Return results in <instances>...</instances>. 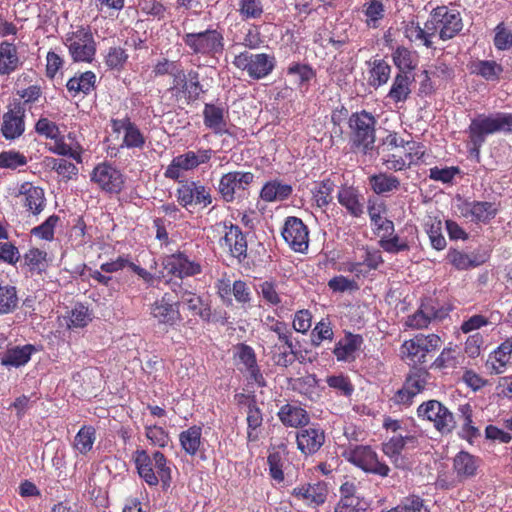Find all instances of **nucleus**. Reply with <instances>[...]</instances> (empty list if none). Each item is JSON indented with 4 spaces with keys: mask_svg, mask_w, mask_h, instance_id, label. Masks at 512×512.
Listing matches in <instances>:
<instances>
[{
    "mask_svg": "<svg viewBox=\"0 0 512 512\" xmlns=\"http://www.w3.org/2000/svg\"><path fill=\"white\" fill-rule=\"evenodd\" d=\"M133 457L139 476L149 486L158 485L160 480L164 486H169L172 479L171 468L162 452L155 451L149 455L146 450H137Z\"/></svg>",
    "mask_w": 512,
    "mask_h": 512,
    "instance_id": "nucleus-1",
    "label": "nucleus"
},
{
    "mask_svg": "<svg viewBox=\"0 0 512 512\" xmlns=\"http://www.w3.org/2000/svg\"><path fill=\"white\" fill-rule=\"evenodd\" d=\"M512 127V114L498 112L494 114H479L471 120L468 134L473 150L479 154L480 148L488 135L509 131Z\"/></svg>",
    "mask_w": 512,
    "mask_h": 512,
    "instance_id": "nucleus-2",
    "label": "nucleus"
},
{
    "mask_svg": "<svg viewBox=\"0 0 512 512\" xmlns=\"http://www.w3.org/2000/svg\"><path fill=\"white\" fill-rule=\"evenodd\" d=\"M182 40L191 53L196 55L215 57L224 50V37L217 29L185 33Z\"/></svg>",
    "mask_w": 512,
    "mask_h": 512,
    "instance_id": "nucleus-3",
    "label": "nucleus"
},
{
    "mask_svg": "<svg viewBox=\"0 0 512 512\" xmlns=\"http://www.w3.org/2000/svg\"><path fill=\"white\" fill-rule=\"evenodd\" d=\"M375 117L363 110L351 115L349 125L352 130L353 143L367 153L375 142Z\"/></svg>",
    "mask_w": 512,
    "mask_h": 512,
    "instance_id": "nucleus-4",
    "label": "nucleus"
},
{
    "mask_svg": "<svg viewBox=\"0 0 512 512\" xmlns=\"http://www.w3.org/2000/svg\"><path fill=\"white\" fill-rule=\"evenodd\" d=\"M343 455L350 463L367 473L386 477L390 472L389 466L379 461L377 453L370 446L357 445L346 450Z\"/></svg>",
    "mask_w": 512,
    "mask_h": 512,
    "instance_id": "nucleus-5",
    "label": "nucleus"
},
{
    "mask_svg": "<svg viewBox=\"0 0 512 512\" xmlns=\"http://www.w3.org/2000/svg\"><path fill=\"white\" fill-rule=\"evenodd\" d=\"M233 64L255 79L259 80L269 75L275 66V58L265 53L253 54L248 51L235 56Z\"/></svg>",
    "mask_w": 512,
    "mask_h": 512,
    "instance_id": "nucleus-6",
    "label": "nucleus"
},
{
    "mask_svg": "<svg viewBox=\"0 0 512 512\" xmlns=\"http://www.w3.org/2000/svg\"><path fill=\"white\" fill-rule=\"evenodd\" d=\"M214 232L223 234L220 245L228 249L231 256L242 261L247 256V240L239 226L232 222H218L212 226Z\"/></svg>",
    "mask_w": 512,
    "mask_h": 512,
    "instance_id": "nucleus-7",
    "label": "nucleus"
},
{
    "mask_svg": "<svg viewBox=\"0 0 512 512\" xmlns=\"http://www.w3.org/2000/svg\"><path fill=\"white\" fill-rule=\"evenodd\" d=\"M418 417L433 423L434 428L442 434L450 433L455 427V419L441 402L429 400L417 409Z\"/></svg>",
    "mask_w": 512,
    "mask_h": 512,
    "instance_id": "nucleus-8",
    "label": "nucleus"
},
{
    "mask_svg": "<svg viewBox=\"0 0 512 512\" xmlns=\"http://www.w3.org/2000/svg\"><path fill=\"white\" fill-rule=\"evenodd\" d=\"M65 44L75 62H91L96 52L95 41L88 28L81 27L73 32Z\"/></svg>",
    "mask_w": 512,
    "mask_h": 512,
    "instance_id": "nucleus-9",
    "label": "nucleus"
},
{
    "mask_svg": "<svg viewBox=\"0 0 512 512\" xmlns=\"http://www.w3.org/2000/svg\"><path fill=\"white\" fill-rule=\"evenodd\" d=\"M91 181L106 193L118 194L124 188L125 177L119 169L104 162L94 167Z\"/></svg>",
    "mask_w": 512,
    "mask_h": 512,
    "instance_id": "nucleus-10",
    "label": "nucleus"
},
{
    "mask_svg": "<svg viewBox=\"0 0 512 512\" xmlns=\"http://www.w3.org/2000/svg\"><path fill=\"white\" fill-rule=\"evenodd\" d=\"M176 198L184 208L197 205L207 207L212 203L210 189L199 181H181L176 190Z\"/></svg>",
    "mask_w": 512,
    "mask_h": 512,
    "instance_id": "nucleus-11",
    "label": "nucleus"
},
{
    "mask_svg": "<svg viewBox=\"0 0 512 512\" xmlns=\"http://www.w3.org/2000/svg\"><path fill=\"white\" fill-rule=\"evenodd\" d=\"M429 376L427 370L413 368L407 375L403 387L394 395V402L403 405L411 404L413 398L425 389Z\"/></svg>",
    "mask_w": 512,
    "mask_h": 512,
    "instance_id": "nucleus-12",
    "label": "nucleus"
},
{
    "mask_svg": "<svg viewBox=\"0 0 512 512\" xmlns=\"http://www.w3.org/2000/svg\"><path fill=\"white\" fill-rule=\"evenodd\" d=\"M254 181V174L246 171H232L223 174L218 192L225 202H233L237 191H244Z\"/></svg>",
    "mask_w": 512,
    "mask_h": 512,
    "instance_id": "nucleus-13",
    "label": "nucleus"
},
{
    "mask_svg": "<svg viewBox=\"0 0 512 512\" xmlns=\"http://www.w3.org/2000/svg\"><path fill=\"white\" fill-rule=\"evenodd\" d=\"M1 134L9 141L20 138L25 132V108L21 103L10 105L1 118Z\"/></svg>",
    "mask_w": 512,
    "mask_h": 512,
    "instance_id": "nucleus-14",
    "label": "nucleus"
},
{
    "mask_svg": "<svg viewBox=\"0 0 512 512\" xmlns=\"http://www.w3.org/2000/svg\"><path fill=\"white\" fill-rule=\"evenodd\" d=\"M282 236L286 243L295 251L307 250L309 245V232L307 226L297 217H288L282 229Z\"/></svg>",
    "mask_w": 512,
    "mask_h": 512,
    "instance_id": "nucleus-15",
    "label": "nucleus"
},
{
    "mask_svg": "<svg viewBox=\"0 0 512 512\" xmlns=\"http://www.w3.org/2000/svg\"><path fill=\"white\" fill-rule=\"evenodd\" d=\"M434 20L439 27V38L443 41L455 37L463 27L460 13L450 10L446 6H438L434 8Z\"/></svg>",
    "mask_w": 512,
    "mask_h": 512,
    "instance_id": "nucleus-16",
    "label": "nucleus"
},
{
    "mask_svg": "<svg viewBox=\"0 0 512 512\" xmlns=\"http://www.w3.org/2000/svg\"><path fill=\"white\" fill-rule=\"evenodd\" d=\"M291 495L297 501L302 502L308 507H318L322 505L328 495L327 484L323 481H317L315 483L301 484L291 491Z\"/></svg>",
    "mask_w": 512,
    "mask_h": 512,
    "instance_id": "nucleus-17",
    "label": "nucleus"
},
{
    "mask_svg": "<svg viewBox=\"0 0 512 512\" xmlns=\"http://www.w3.org/2000/svg\"><path fill=\"white\" fill-rule=\"evenodd\" d=\"M163 266L168 273L179 278L195 276L202 271L200 263L182 252L166 256L163 260Z\"/></svg>",
    "mask_w": 512,
    "mask_h": 512,
    "instance_id": "nucleus-18",
    "label": "nucleus"
},
{
    "mask_svg": "<svg viewBox=\"0 0 512 512\" xmlns=\"http://www.w3.org/2000/svg\"><path fill=\"white\" fill-rule=\"evenodd\" d=\"M112 130L116 133L123 132V141L121 147L142 149L145 145V137L140 129L131 122L129 118L113 119L111 121Z\"/></svg>",
    "mask_w": 512,
    "mask_h": 512,
    "instance_id": "nucleus-19",
    "label": "nucleus"
},
{
    "mask_svg": "<svg viewBox=\"0 0 512 512\" xmlns=\"http://www.w3.org/2000/svg\"><path fill=\"white\" fill-rule=\"evenodd\" d=\"M16 196H22L23 206L33 214L39 215L46 206L44 190L32 185L30 182H24L18 187Z\"/></svg>",
    "mask_w": 512,
    "mask_h": 512,
    "instance_id": "nucleus-20",
    "label": "nucleus"
},
{
    "mask_svg": "<svg viewBox=\"0 0 512 512\" xmlns=\"http://www.w3.org/2000/svg\"><path fill=\"white\" fill-rule=\"evenodd\" d=\"M298 449L305 455L316 453L325 442L324 430L319 427L301 429L296 434Z\"/></svg>",
    "mask_w": 512,
    "mask_h": 512,
    "instance_id": "nucleus-21",
    "label": "nucleus"
},
{
    "mask_svg": "<svg viewBox=\"0 0 512 512\" xmlns=\"http://www.w3.org/2000/svg\"><path fill=\"white\" fill-rule=\"evenodd\" d=\"M512 360V338H507L493 352L486 361V367L492 374L504 373Z\"/></svg>",
    "mask_w": 512,
    "mask_h": 512,
    "instance_id": "nucleus-22",
    "label": "nucleus"
},
{
    "mask_svg": "<svg viewBox=\"0 0 512 512\" xmlns=\"http://www.w3.org/2000/svg\"><path fill=\"white\" fill-rule=\"evenodd\" d=\"M151 314L158 323L170 326L175 325L181 318L178 304L171 302L167 295L152 305Z\"/></svg>",
    "mask_w": 512,
    "mask_h": 512,
    "instance_id": "nucleus-23",
    "label": "nucleus"
},
{
    "mask_svg": "<svg viewBox=\"0 0 512 512\" xmlns=\"http://www.w3.org/2000/svg\"><path fill=\"white\" fill-rule=\"evenodd\" d=\"M461 213L464 217L470 218L473 222L487 223L497 213L496 205L488 201H473L463 205Z\"/></svg>",
    "mask_w": 512,
    "mask_h": 512,
    "instance_id": "nucleus-24",
    "label": "nucleus"
},
{
    "mask_svg": "<svg viewBox=\"0 0 512 512\" xmlns=\"http://www.w3.org/2000/svg\"><path fill=\"white\" fill-rule=\"evenodd\" d=\"M240 364L243 365L242 371L248 374V377L254 381L258 386H265V379L257 365L256 355L254 350L245 344L238 347L237 352Z\"/></svg>",
    "mask_w": 512,
    "mask_h": 512,
    "instance_id": "nucleus-25",
    "label": "nucleus"
},
{
    "mask_svg": "<svg viewBox=\"0 0 512 512\" xmlns=\"http://www.w3.org/2000/svg\"><path fill=\"white\" fill-rule=\"evenodd\" d=\"M22 65L16 45L9 41L0 42V76H9Z\"/></svg>",
    "mask_w": 512,
    "mask_h": 512,
    "instance_id": "nucleus-26",
    "label": "nucleus"
},
{
    "mask_svg": "<svg viewBox=\"0 0 512 512\" xmlns=\"http://www.w3.org/2000/svg\"><path fill=\"white\" fill-rule=\"evenodd\" d=\"M479 465L480 459L466 451H460L453 459V470L460 481L474 477Z\"/></svg>",
    "mask_w": 512,
    "mask_h": 512,
    "instance_id": "nucleus-27",
    "label": "nucleus"
},
{
    "mask_svg": "<svg viewBox=\"0 0 512 512\" xmlns=\"http://www.w3.org/2000/svg\"><path fill=\"white\" fill-rule=\"evenodd\" d=\"M337 199L353 217H360L364 213V198L357 189L342 187L338 192Z\"/></svg>",
    "mask_w": 512,
    "mask_h": 512,
    "instance_id": "nucleus-28",
    "label": "nucleus"
},
{
    "mask_svg": "<svg viewBox=\"0 0 512 512\" xmlns=\"http://www.w3.org/2000/svg\"><path fill=\"white\" fill-rule=\"evenodd\" d=\"M278 417L285 426L293 428L306 426L310 420L305 409L292 404L283 405L278 412Z\"/></svg>",
    "mask_w": 512,
    "mask_h": 512,
    "instance_id": "nucleus-29",
    "label": "nucleus"
},
{
    "mask_svg": "<svg viewBox=\"0 0 512 512\" xmlns=\"http://www.w3.org/2000/svg\"><path fill=\"white\" fill-rule=\"evenodd\" d=\"M362 343L363 338L360 335L348 333L337 342L333 353L339 361L354 359V354L360 349Z\"/></svg>",
    "mask_w": 512,
    "mask_h": 512,
    "instance_id": "nucleus-30",
    "label": "nucleus"
},
{
    "mask_svg": "<svg viewBox=\"0 0 512 512\" xmlns=\"http://www.w3.org/2000/svg\"><path fill=\"white\" fill-rule=\"evenodd\" d=\"M293 188L278 180L267 182L260 191V198L265 202L284 201L290 197Z\"/></svg>",
    "mask_w": 512,
    "mask_h": 512,
    "instance_id": "nucleus-31",
    "label": "nucleus"
},
{
    "mask_svg": "<svg viewBox=\"0 0 512 512\" xmlns=\"http://www.w3.org/2000/svg\"><path fill=\"white\" fill-rule=\"evenodd\" d=\"M224 109L214 104H206L203 111L204 124L216 134L227 132Z\"/></svg>",
    "mask_w": 512,
    "mask_h": 512,
    "instance_id": "nucleus-32",
    "label": "nucleus"
},
{
    "mask_svg": "<svg viewBox=\"0 0 512 512\" xmlns=\"http://www.w3.org/2000/svg\"><path fill=\"white\" fill-rule=\"evenodd\" d=\"M34 350V346L30 344L9 348L3 353L1 364L12 367L23 366L28 363Z\"/></svg>",
    "mask_w": 512,
    "mask_h": 512,
    "instance_id": "nucleus-33",
    "label": "nucleus"
},
{
    "mask_svg": "<svg viewBox=\"0 0 512 512\" xmlns=\"http://www.w3.org/2000/svg\"><path fill=\"white\" fill-rule=\"evenodd\" d=\"M95 83V73L92 71H86L70 78L66 84V88L73 97L79 93L87 95L94 89Z\"/></svg>",
    "mask_w": 512,
    "mask_h": 512,
    "instance_id": "nucleus-34",
    "label": "nucleus"
},
{
    "mask_svg": "<svg viewBox=\"0 0 512 512\" xmlns=\"http://www.w3.org/2000/svg\"><path fill=\"white\" fill-rule=\"evenodd\" d=\"M212 155L213 151L211 149H199L197 151H187L175 158L183 171H189L197 168L201 164L208 163Z\"/></svg>",
    "mask_w": 512,
    "mask_h": 512,
    "instance_id": "nucleus-35",
    "label": "nucleus"
},
{
    "mask_svg": "<svg viewBox=\"0 0 512 512\" xmlns=\"http://www.w3.org/2000/svg\"><path fill=\"white\" fill-rule=\"evenodd\" d=\"M369 184L374 193L384 195L397 191L400 187V180L392 174L379 173L369 177Z\"/></svg>",
    "mask_w": 512,
    "mask_h": 512,
    "instance_id": "nucleus-36",
    "label": "nucleus"
},
{
    "mask_svg": "<svg viewBox=\"0 0 512 512\" xmlns=\"http://www.w3.org/2000/svg\"><path fill=\"white\" fill-rule=\"evenodd\" d=\"M202 428L191 426L179 434V441L182 449L190 456H194L201 446Z\"/></svg>",
    "mask_w": 512,
    "mask_h": 512,
    "instance_id": "nucleus-37",
    "label": "nucleus"
},
{
    "mask_svg": "<svg viewBox=\"0 0 512 512\" xmlns=\"http://www.w3.org/2000/svg\"><path fill=\"white\" fill-rule=\"evenodd\" d=\"M53 151L62 156H68L78 163L82 161L81 152L82 148L80 144L75 140L72 133H69L67 137H63L55 140Z\"/></svg>",
    "mask_w": 512,
    "mask_h": 512,
    "instance_id": "nucleus-38",
    "label": "nucleus"
},
{
    "mask_svg": "<svg viewBox=\"0 0 512 512\" xmlns=\"http://www.w3.org/2000/svg\"><path fill=\"white\" fill-rule=\"evenodd\" d=\"M411 83L412 79L407 73L399 72L395 76L387 96L396 103L406 101L411 93Z\"/></svg>",
    "mask_w": 512,
    "mask_h": 512,
    "instance_id": "nucleus-39",
    "label": "nucleus"
},
{
    "mask_svg": "<svg viewBox=\"0 0 512 512\" xmlns=\"http://www.w3.org/2000/svg\"><path fill=\"white\" fill-rule=\"evenodd\" d=\"M391 74V66L382 59L370 62L368 83L374 88L385 85Z\"/></svg>",
    "mask_w": 512,
    "mask_h": 512,
    "instance_id": "nucleus-40",
    "label": "nucleus"
},
{
    "mask_svg": "<svg viewBox=\"0 0 512 512\" xmlns=\"http://www.w3.org/2000/svg\"><path fill=\"white\" fill-rule=\"evenodd\" d=\"M264 326L271 332H274L279 341H281L288 349L292 351L294 344L292 341V332L288 325L283 322L276 320L274 317L268 316L264 321Z\"/></svg>",
    "mask_w": 512,
    "mask_h": 512,
    "instance_id": "nucleus-41",
    "label": "nucleus"
},
{
    "mask_svg": "<svg viewBox=\"0 0 512 512\" xmlns=\"http://www.w3.org/2000/svg\"><path fill=\"white\" fill-rule=\"evenodd\" d=\"M95 439V429L92 426H83L74 438L73 447L85 455L92 449Z\"/></svg>",
    "mask_w": 512,
    "mask_h": 512,
    "instance_id": "nucleus-42",
    "label": "nucleus"
},
{
    "mask_svg": "<svg viewBox=\"0 0 512 512\" xmlns=\"http://www.w3.org/2000/svg\"><path fill=\"white\" fill-rule=\"evenodd\" d=\"M17 306L18 296L16 288L0 283V315L12 313Z\"/></svg>",
    "mask_w": 512,
    "mask_h": 512,
    "instance_id": "nucleus-43",
    "label": "nucleus"
},
{
    "mask_svg": "<svg viewBox=\"0 0 512 512\" xmlns=\"http://www.w3.org/2000/svg\"><path fill=\"white\" fill-rule=\"evenodd\" d=\"M246 420L248 425L247 439L249 442H254L258 439L256 430L263 422L261 410L256 406L254 401L248 404Z\"/></svg>",
    "mask_w": 512,
    "mask_h": 512,
    "instance_id": "nucleus-44",
    "label": "nucleus"
},
{
    "mask_svg": "<svg viewBox=\"0 0 512 512\" xmlns=\"http://www.w3.org/2000/svg\"><path fill=\"white\" fill-rule=\"evenodd\" d=\"M364 14L366 16V25L369 28H378L380 21L385 16V8L380 0H371L365 4Z\"/></svg>",
    "mask_w": 512,
    "mask_h": 512,
    "instance_id": "nucleus-45",
    "label": "nucleus"
},
{
    "mask_svg": "<svg viewBox=\"0 0 512 512\" xmlns=\"http://www.w3.org/2000/svg\"><path fill=\"white\" fill-rule=\"evenodd\" d=\"M181 300L194 314L199 315L203 319L210 317V309L203 303L201 297L197 296L195 293L184 291L181 294Z\"/></svg>",
    "mask_w": 512,
    "mask_h": 512,
    "instance_id": "nucleus-46",
    "label": "nucleus"
},
{
    "mask_svg": "<svg viewBox=\"0 0 512 512\" xmlns=\"http://www.w3.org/2000/svg\"><path fill=\"white\" fill-rule=\"evenodd\" d=\"M458 411L462 420V437L471 441L472 438L480 435L478 428L473 425L472 407L469 404L460 405Z\"/></svg>",
    "mask_w": 512,
    "mask_h": 512,
    "instance_id": "nucleus-47",
    "label": "nucleus"
},
{
    "mask_svg": "<svg viewBox=\"0 0 512 512\" xmlns=\"http://www.w3.org/2000/svg\"><path fill=\"white\" fill-rule=\"evenodd\" d=\"M362 262L349 263L348 270L352 273H360L363 265L367 266L370 270L377 269L383 262L380 251L365 249Z\"/></svg>",
    "mask_w": 512,
    "mask_h": 512,
    "instance_id": "nucleus-48",
    "label": "nucleus"
},
{
    "mask_svg": "<svg viewBox=\"0 0 512 512\" xmlns=\"http://www.w3.org/2000/svg\"><path fill=\"white\" fill-rule=\"evenodd\" d=\"M450 263L458 270H467L469 268L479 266L482 261H479L476 256L463 253L458 250H452L448 253Z\"/></svg>",
    "mask_w": 512,
    "mask_h": 512,
    "instance_id": "nucleus-49",
    "label": "nucleus"
},
{
    "mask_svg": "<svg viewBox=\"0 0 512 512\" xmlns=\"http://www.w3.org/2000/svg\"><path fill=\"white\" fill-rule=\"evenodd\" d=\"M332 191L333 183L330 180H324L314 186L312 195L317 207H326L332 201Z\"/></svg>",
    "mask_w": 512,
    "mask_h": 512,
    "instance_id": "nucleus-50",
    "label": "nucleus"
},
{
    "mask_svg": "<svg viewBox=\"0 0 512 512\" xmlns=\"http://www.w3.org/2000/svg\"><path fill=\"white\" fill-rule=\"evenodd\" d=\"M261 0H239L238 12L243 20L259 19L263 14Z\"/></svg>",
    "mask_w": 512,
    "mask_h": 512,
    "instance_id": "nucleus-51",
    "label": "nucleus"
},
{
    "mask_svg": "<svg viewBox=\"0 0 512 512\" xmlns=\"http://www.w3.org/2000/svg\"><path fill=\"white\" fill-rule=\"evenodd\" d=\"M367 503L356 495L342 496L335 506V512H364Z\"/></svg>",
    "mask_w": 512,
    "mask_h": 512,
    "instance_id": "nucleus-52",
    "label": "nucleus"
},
{
    "mask_svg": "<svg viewBox=\"0 0 512 512\" xmlns=\"http://www.w3.org/2000/svg\"><path fill=\"white\" fill-rule=\"evenodd\" d=\"M27 163V157L19 151L8 150L0 153V168L15 170Z\"/></svg>",
    "mask_w": 512,
    "mask_h": 512,
    "instance_id": "nucleus-53",
    "label": "nucleus"
},
{
    "mask_svg": "<svg viewBox=\"0 0 512 512\" xmlns=\"http://www.w3.org/2000/svg\"><path fill=\"white\" fill-rule=\"evenodd\" d=\"M416 344V336L413 339L405 341L401 346L402 356L414 364L424 363L426 361V354L423 351V347L420 344V347H418Z\"/></svg>",
    "mask_w": 512,
    "mask_h": 512,
    "instance_id": "nucleus-54",
    "label": "nucleus"
},
{
    "mask_svg": "<svg viewBox=\"0 0 512 512\" xmlns=\"http://www.w3.org/2000/svg\"><path fill=\"white\" fill-rule=\"evenodd\" d=\"M404 34L411 42L422 44L427 48L433 47V41L426 38L425 33L418 22H408L405 25Z\"/></svg>",
    "mask_w": 512,
    "mask_h": 512,
    "instance_id": "nucleus-55",
    "label": "nucleus"
},
{
    "mask_svg": "<svg viewBox=\"0 0 512 512\" xmlns=\"http://www.w3.org/2000/svg\"><path fill=\"white\" fill-rule=\"evenodd\" d=\"M145 435L152 445L160 448L166 447L170 441L168 432L157 425H146Z\"/></svg>",
    "mask_w": 512,
    "mask_h": 512,
    "instance_id": "nucleus-56",
    "label": "nucleus"
},
{
    "mask_svg": "<svg viewBox=\"0 0 512 512\" xmlns=\"http://www.w3.org/2000/svg\"><path fill=\"white\" fill-rule=\"evenodd\" d=\"M47 253L38 248H32L24 255V263L31 271L41 272L46 266Z\"/></svg>",
    "mask_w": 512,
    "mask_h": 512,
    "instance_id": "nucleus-57",
    "label": "nucleus"
},
{
    "mask_svg": "<svg viewBox=\"0 0 512 512\" xmlns=\"http://www.w3.org/2000/svg\"><path fill=\"white\" fill-rule=\"evenodd\" d=\"M60 218L57 215L49 216L41 225L31 230L32 235L43 240L51 241L54 238V229Z\"/></svg>",
    "mask_w": 512,
    "mask_h": 512,
    "instance_id": "nucleus-58",
    "label": "nucleus"
},
{
    "mask_svg": "<svg viewBox=\"0 0 512 512\" xmlns=\"http://www.w3.org/2000/svg\"><path fill=\"white\" fill-rule=\"evenodd\" d=\"M378 154L381 155L382 164L385 165L388 170L402 171L408 167L406 159L403 158L400 153L386 152L385 149L382 148V151H378Z\"/></svg>",
    "mask_w": 512,
    "mask_h": 512,
    "instance_id": "nucleus-59",
    "label": "nucleus"
},
{
    "mask_svg": "<svg viewBox=\"0 0 512 512\" xmlns=\"http://www.w3.org/2000/svg\"><path fill=\"white\" fill-rule=\"evenodd\" d=\"M396 512H430L424 500L416 495L404 498L399 505L394 507Z\"/></svg>",
    "mask_w": 512,
    "mask_h": 512,
    "instance_id": "nucleus-60",
    "label": "nucleus"
},
{
    "mask_svg": "<svg viewBox=\"0 0 512 512\" xmlns=\"http://www.w3.org/2000/svg\"><path fill=\"white\" fill-rule=\"evenodd\" d=\"M476 71L479 75L488 81L498 80L499 76L503 72V68L500 64L495 61H480L476 65Z\"/></svg>",
    "mask_w": 512,
    "mask_h": 512,
    "instance_id": "nucleus-61",
    "label": "nucleus"
},
{
    "mask_svg": "<svg viewBox=\"0 0 512 512\" xmlns=\"http://www.w3.org/2000/svg\"><path fill=\"white\" fill-rule=\"evenodd\" d=\"M333 335L331 322L328 319H322L312 331V342L315 346H319L324 340H332Z\"/></svg>",
    "mask_w": 512,
    "mask_h": 512,
    "instance_id": "nucleus-62",
    "label": "nucleus"
},
{
    "mask_svg": "<svg viewBox=\"0 0 512 512\" xmlns=\"http://www.w3.org/2000/svg\"><path fill=\"white\" fill-rule=\"evenodd\" d=\"M394 64L401 72L412 70L415 67L413 55L410 50L405 47H398L393 53Z\"/></svg>",
    "mask_w": 512,
    "mask_h": 512,
    "instance_id": "nucleus-63",
    "label": "nucleus"
},
{
    "mask_svg": "<svg viewBox=\"0 0 512 512\" xmlns=\"http://www.w3.org/2000/svg\"><path fill=\"white\" fill-rule=\"evenodd\" d=\"M494 45L498 50H508L512 47V31L507 29L503 23L495 28Z\"/></svg>",
    "mask_w": 512,
    "mask_h": 512,
    "instance_id": "nucleus-64",
    "label": "nucleus"
}]
</instances>
